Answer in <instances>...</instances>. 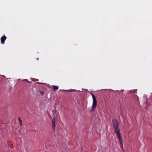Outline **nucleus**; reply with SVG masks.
Listing matches in <instances>:
<instances>
[{
    "instance_id": "1",
    "label": "nucleus",
    "mask_w": 152,
    "mask_h": 152,
    "mask_svg": "<svg viewBox=\"0 0 152 152\" xmlns=\"http://www.w3.org/2000/svg\"><path fill=\"white\" fill-rule=\"evenodd\" d=\"M113 127L114 128V132L116 133L118 138L119 140L121 146L123 147V142L122 137L121 136L120 130L119 127V122L116 119L113 120L112 121Z\"/></svg>"
},
{
    "instance_id": "2",
    "label": "nucleus",
    "mask_w": 152,
    "mask_h": 152,
    "mask_svg": "<svg viewBox=\"0 0 152 152\" xmlns=\"http://www.w3.org/2000/svg\"><path fill=\"white\" fill-rule=\"evenodd\" d=\"M92 96V97L93 102L92 108L90 110V112H91L95 111L97 105V103L95 96Z\"/></svg>"
},
{
    "instance_id": "3",
    "label": "nucleus",
    "mask_w": 152,
    "mask_h": 152,
    "mask_svg": "<svg viewBox=\"0 0 152 152\" xmlns=\"http://www.w3.org/2000/svg\"><path fill=\"white\" fill-rule=\"evenodd\" d=\"M51 123L52 124V127L53 130L54 131L56 128V119L55 117H54L51 121Z\"/></svg>"
},
{
    "instance_id": "4",
    "label": "nucleus",
    "mask_w": 152,
    "mask_h": 152,
    "mask_svg": "<svg viewBox=\"0 0 152 152\" xmlns=\"http://www.w3.org/2000/svg\"><path fill=\"white\" fill-rule=\"evenodd\" d=\"M6 37L5 36L1 37L0 40L1 41V43L2 44H3L4 43V42L6 40Z\"/></svg>"
},
{
    "instance_id": "5",
    "label": "nucleus",
    "mask_w": 152,
    "mask_h": 152,
    "mask_svg": "<svg viewBox=\"0 0 152 152\" xmlns=\"http://www.w3.org/2000/svg\"><path fill=\"white\" fill-rule=\"evenodd\" d=\"M50 88L53 89L55 91L58 89V87L57 86H51Z\"/></svg>"
},
{
    "instance_id": "6",
    "label": "nucleus",
    "mask_w": 152,
    "mask_h": 152,
    "mask_svg": "<svg viewBox=\"0 0 152 152\" xmlns=\"http://www.w3.org/2000/svg\"><path fill=\"white\" fill-rule=\"evenodd\" d=\"M130 92L131 93V94H135L136 93H137V89L136 90H133L130 91Z\"/></svg>"
},
{
    "instance_id": "7",
    "label": "nucleus",
    "mask_w": 152,
    "mask_h": 152,
    "mask_svg": "<svg viewBox=\"0 0 152 152\" xmlns=\"http://www.w3.org/2000/svg\"><path fill=\"white\" fill-rule=\"evenodd\" d=\"M18 120H19V122L20 123V126H22V121L21 120V118H20V117H19L18 118Z\"/></svg>"
},
{
    "instance_id": "8",
    "label": "nucleus",
    "mask_w": 152,
    "mask_h": 152,
    "mask_svg": "<svg viewBox=\"0 0 152 152\" xmlns=\"http://www.w3.org/2000/svg\"><path fill=\"white\" fill-rule=\"evenodd\" d=\"M40 94L42 95H43L44 94V92L43 91H40Z\"/></svg>"
},
{
    "instance_id": "9",
    "label": "nucleus",
    "mask_w": 152,
    "mask_h": 152,
    "mask_svg": "<svg viewBox=\"0 0 152 152\" xmlns=\"http://www.w3.org/2000/svg\"><path fill=\"white\" fill-rule=\"evenodd\" d=\"M26 81H27L28 82H29L28 80L27 79H26Z\"/></svg>"
},
{
    "instance_id": "10",
    "label": "nucleus",
    "mask_w": 152,
    "mask_h": 152,
    "mask_svg": "<svg viewBox=\"0 0 152 152\" xmlns=\"http://www.w3.org/2000/svg\"><path fill=\"white\" fill-rule=\"evenodd\" d=\"M90 94H91V95H94L93 94H92L91 93H90Z\"/></svg>"
},
{
    "instance_id": "11",
    "label": "nucleus",
    "mask_w": 152,
    "mask_h": 152,
    "mask_svg": "<svg viewBox=\"0 0 152 152\" xmlns=\"http://www.w3.org/2000/svg\"><path fill=\"white\" fill-rule=\"evenodd\" d=\"M51 98V96H50V97H49V99L50 98Z\"/></svg>"
},
{
    "instance_id": "12",
    "label": "nucleus",
    "mask_w": 152,
    "mask_h": 152,
    "mask_svg": "<svg viewBox=\"0 0 152 152\" xmlns=\"http://www.w3.org/2000/svg\"><path fill=\"white\" fill-rule=\"evenodd\" d=\"M37 83H40L39 82H38Z\"/></svg>"
},
{
    "instance_id": "13",
    "label": "nucleus",
    "mask_w": 152,
    "mask_h": 152,
    "mask_svg": "<svg viewBox=\"0 0 152 152\" xmlns=\"http://www.w3.org/2000/svg\"><path fill=\"white\" fill-rule=\"evenodd\" d=\"M151 94H152V93H151Z\"/></svg>"
}]
</instances>
